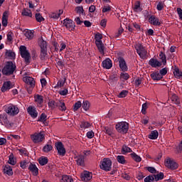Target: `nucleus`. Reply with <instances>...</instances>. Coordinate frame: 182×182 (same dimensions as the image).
Listing matches in <instances>:
<instances>
[{
    "mask_svg": "<svg viewBox=\"0 0 182 182\" xmlns=\"http://www.w3.org/2000/svg\"><path fill=\"white\" fill-rule=\"evenodd\" d=\"M16 72V65L12 61H8L1 70V73L5 76H11Z\"/></svg>",
    "mask_w": 182,
    "mask_h": 182,
    "instance_id": "1",
    "label": "nucleus"
},
{
    "mask_svg": "<svg viewBox=\"0 0 182 182\" xmlns=\"http://www.w3.org/2000/svg\"><path fill=\"white\" fill-rule=\"evenodd\" d=\"M135 49L141 59H147V58H149V55H147V50H146V48L143 46V44L139 43H136L135 45Z\"/></svg>",
    "mask_w": 182,
    "mask_h": 182,
    "instance_id": "2",
    "label": "nucleus"
},
{
    "mask_svg": "<svg viewBox=\"0 0 182 182\" xmlns=\"http://www.w3.org/2000/svg\"><path fill=\"white\" fill-rule=\"evenodd\" d=\"M19 50L21 58L24 59L26 65H29V63H31V54L26 50V46H21L19 48Z\"/></svg>",
    "mask_w": 182,
    "mask_h": 182,
    "instance_id": "3",
    "label": "nucleus"
},
{
    "mask_svg": "<svg viewBox=\"0 0 182 182\" xmlns=\"http://www.w3.org/2000/svg\"><path fill=\"white\" fill-rule=\"evenodd\" d=\"M116 129L119 133L126 134L129 132V123L126 122H119L116 125Z\"/></svg>",
    "mask_w": 182,
    "mask_h": 182,
    "instance_id": "4",
    "label": "nucleus"
},
{
    "mask_svg": "<svg viewBox=\"0 0 182 182\" xmlns=\"http://www.w3.org/2000/svg\"><path fill=\"white\" fill-rule=\"evenodd\" d=\"M100 168L105 171H110L112 170V161L109 158H105L100 162Z\"/></svg>",
    "mask_w": 182,
    "mask_h": 182,
    "instance_id": "5",
    "label": "nucleus"
},
{
    "mask_svg": "<svg viewBox=\"0 0 182 182\" xmlns=\"http://www.w3.org/2000/svg\"><path fill=\"white\" fill-rule=\"evenodd\" d=\"M31 139L33 143H42L45 140V134L43 132L35 133L31 136Z\"/></svg>",
    "mask_w": 182,
    "mask_h": 182,
    "instance_id": "6",
    "label": "nucleus"
},
{
    "mask_svg": "<svg viewBox=\"0 0 182 182\" xmlns=\"http://www.w3.org/2000/svg\"><path fill=\"white\" fill-rule=\"evenodd\" d=\"M6 113L8 114H10V116H16V114H18L19 113V109L18 107L10 104L6 109Z\"/></svg>",
    "mask_w": 182,
    "mask_h": 182,
    "instance_id": "7",
    "label": "nucleus"
},
{
    "mask_svg": "<svg viewBox=\"0 0 182 182\" xmlns=\"http://www.w3.org/2000/svg\"><path fill=\"white\" fill-rule=\"evenodd\" d=\"M165 166L168 168H171V170H176V168H178V164L171 159H166L165 161Z\"/></svg>",
    "mask_w": 182,
    "mask_h": 182,
    "instance_id": "8",
    "label": "nucleus"
},
{
    "mask_svg": "<svg viewBox=\"0 0 182 182\" xmlns=\"http://www.w3.org/2000/svg\"><path fill=\"white\" fill-rule=\"evenodd\" d=\"M55 147L60 156H65L66 154V149H65V146H63V144L62 142H56Z\"/></svg>",
    "mask_w": 182,
    "mask_h": 182,
    "instance_id": "9",
    "label": "nucleus"
},
{
    "mask_svg": "<svg viewBox=\"0 0 182 182\" xmlns=\"http://www.w3.org/2000/svg\"><path fill=\"white\" fill-rule=\"evenodd\" d=\"M63 25L64 26H65V28H67V29H68V31H75V26L73 21L68 18H65L64 20Z\"/></svg>",
    "mask_w": 182,
    "mask_h": 182,
    "instance_id": "10",
    "label": "nucleus"
},
{
    "mask_svg": "<svg viewBox=\"0 0 182 182\" xmlns=\"http://www.w3.org/2000/svg\"><path fill=\"white\" fill-rule=\"evenodd\" d=\"M23 82H25V83H26L27 86H28L30 87V89H33V87H35V80L33 79V77H24L23 78Z\"/></svg>",
    "mask_w": 182,
    "mask_h": 182,
    "instance_id": "11",
    "label": "nucleus"
},
{
    "mask_svg": "<svg viewBox=\"0 0 182 182\" xmlns=\"http://www.w3.org/2000/svg\"><path fill=\"white\" fill-rule=\"evenodd\" d=\"M119 63V68L123 72L127 71V65L126 64V60H124V58L119 57L118 58Z\"/></svg>",
    "mask_w": 182,
    "mask_h": 182,
    "instance_id": "12",
    "label": "nucleus"
},
{
    "mask_svg": "<svg viewBox=\"0 0 182 182\" xmlns=\"http://www.w3.org/2000/svg\"><path fill=\"white\" fill-rule=\"evenodd\" d=\"M28 170L31 171L33 174V176H38L39 173V169L38 167H36V165L31 163L29 166H28Z\"/></svg>",
    "mask_w": 182,
    "mask_h": 182,
    "instance_id": "13",
    "label": "nucleus"
},
{
    "mask_svg": "<svg viewBox=\"0 0 182 182\" xmlns=\"http://www.w3.org/2000/svg\"><path fill=\"white\" fill-rule=\"evenodd\" d=\"M113 66V63H112V60L109 58H106L102 61V68L104 69H110Z\"/></svg>",
    "mask_w": 182,
    "mask_h": 182,
    "instance_id": "14",
    "label": "nucleus"
},
{
    "mask_svg": "<svg viewBox=\"0 0 182 182\" xmlns=\"http://www.w3.org/2000/svg\"><path fill=\"white\" fill-rule=\"evenodd\" d=\"M27 112L28 114H30V116H31V117H33V119L38 117V112L36 111V109H35V107H28L27 109Z\"/></svg>",
    "mask_w": 182,
    "mask_h": 182,
    "instance_id": "15",
    "label": "nucleus"
},
{
    "mask_svg": "<svg viewBox=\"0 0 182 182\" xmlns=\"http://www.w3.org/2000/svg\"><path fill=\"white\" fill-rule=\"evenodd\" d=\"M76 159V162L78 166H81L82 167H83V166H85V156L84 155H78L75 157Z\"/></svg>",
    "mask_w": 182,
    "mask_h": 182,
    "instance_id": "16",
    "label": "nucleus"
},
{
    "mask_svg": "<svg viewBox=\"0 0 182 182\" xmlns=\"http://www.w3.org/2000/svg\"><path fill=\"white\" fill-rule=\"evenodd\" d=\"M149 21L151 25H154L155 26H160V21L159 18H156V16H151L149 18Z\"/></svg>",
    "mask_w": 182,
    "mask_h": 182,
    "instance_id": "17",
    "label": "nucleus"
},
{
    "mask_svg": "<svg viewBox=\"0 0 182 182\" xmlns=\"http://www.w3.org/2000/svg\"><path fill=\"white\" fill-rule=\"evenodd\" d=\"M96 46L101 55H105V44L102 41H97L95 43Z\"/></svg>",
    "mask_w": 182,
    "mask_h": 182,
    "instance_id": "18",
    "label": "nucleus"
},
{
    "mask_svg": "<svg viewBox=\"0 0 182 182\" xmlns=\"http://www.w3.org/2000/svg\"><path fill=\"white\" fill-rule=\"evenodd\" d=\"M149 65H150L151 68H159V66H161V63L158 61L157 59L151 58L149 62Z\"/></svg>",
    "mask_w": 182,
    "mask_h": 182,
    "instance_id": "19",
    "label": "nucleus"
},
{
    "mask_svg": "<svg viewBox=\"0 0 182 182\" xmlns=\"http://www.w3.org/2000/svg\"><path fill=\"white\" fill-rule=\"evenodd\" d=\"M9 89H12L11 81L4 82L1 88V92H6V90H9Z\"/></svg>",
    "mask_w": 182,
    "mask_h": 182,
    "instance_id": "20",
    "label": "nucleus"
},
{
    "mask_svg": "<svg viewBox=\"0 0 182 182\" xmlns=\"http://www.w3.org/2000/svg\"><path fill=\"white\" fill-rule=\"evenodd\" d=\"M151 77L153 80H161V79H163V76L160 75V73H159V71L152 73L151 74Z\"/></svg>",
    "mask_w": 182,
    "mask_h": 182,
    "instance_id": "21",
    "label": "nucleus"
},
{
    "mask_svg": "<svg viewBox=\"0 0 182 182\" xmlns=\"http://www.w3.org/2000/svg\"><path fill=\"white\" fill-rule=\"evenodd\" d=\"M4 174H7V176H12L14 174L12 167L9 165H6L4 168Z\"/></svg>",
    "mask_w": 182,
    "mask_h": 182,
    "instance_id": "22",
    "label": "nucleus"
},
{
    "mask_svg": "<svg viewBox=\"0 0 182 182\" xmlns=\"http://www.w3.org/2000/svg\"><path fill=\"white\" fill-rule=\"evenodd\" d=\"M48 116L45 113H42L37 120V122H42L43 123L44 126H48V123L46 122V118Z\"/></svg>",
    "mask_w": 182,
    "mask_h": 182,
    "instance_id": "23",
    "label": "nucleus"
},
{
    "mask_svg": "<svg viewBox=\"0 0 182 182\" xmlns=\"http://www.w3.org/2000/svg\"><path fill=\"white\" fill-rule=\"evenodd\" d=\"M82 181H89L92 180V173L89 172H85L83 176L81 177Z\"/></svg>",
    "mask_w": 182,
    "mask_h": 182,
    "instance_id": "24",
    "label": "nucleus"
},
{
    "mask_svg": "<svg viewBox=\"0 0 182 182\" xmlns=\"http://www.w3.org/2000/svg\"><path fill=\"white\" fill-rule=\"evenodd\" d=\"M1 23L3 26H8V12L7 11H4L3 14Z\"/></svg>",
    "mask_w": 182,
    "mask_h": 182,
    "instance_id": "25",
    "label": "nucleus"
},
{
    "mask_svg": "<svg viewBox=\"0 0 182 182\" xmlns=\"http://www.w3.org/2000/svg\"><path fill=\"white\" fill-rule=\"evenodd\" d=\"M21 15L23 16H28L29 18H32V11L29 9H23Z\"/></svg>",
    "mask_w": 182,
    "mask_h": 182,
    "instance_id": "26",
    "label": "nucleus"
},
{
    "mask_svg": "<svg viewBox=\"0 0 182 182\" xmlns=\"http://www.w3.org/2000/svg\"><path fill=\"white\" fill-rule=\"evenodd\" d=\"M173 75L177 79H180V77L182 79V72L180 71V69H178V68H175Z\"/></svg>",
    "mask_w": 182,
    "mask_h": 182,
    "instance_id": "27",
    "label": "nucleus"
},
{
    "mask_svg": "<svg viewBox=\"0 0 182 182\" xmlns=\"http://www.w3.org/2000/svg\"><path fill=\"white\" fill-rule=\"evenodd\" d=\"M39 45L41 47V50H48V44L46 43V41H45L43 40V38H41V40H39Z\"/></svg>",
    "mask_w": 182,
    "mask_h": 182,
    "instance_id": "28",
    "label": "nucleus"
},
{
    "mask_svg": "<svg viewBox=\"0 0 182 182\" xmlns=\"http://www.w3.org/2000/svg\"><path fill=\"white\" fill-rule=\"evenodd\" d=\"M133 151L130 147L123 145L122 147V154H127V153H132Z\"/></svg>",
    "mask_w": 182,
    "mask_h": 182,
    "instance_id": "29",
    "label": "nucleus"
},
{
    "mask_svg": "<svg viewBox=\"0 0 182 182\" xmlns=\"http://www.w3.org/2000/svg\"><path fill=\"white\" fill-rule=\"evenodd\" d=\"M48 105L50 109L53 110V109H56V107H58V105H59V103H58V101L55 102L54 100H53V101L48 102Z\"/></svg>",
    "mask_w": 182,
    "mask_h": 182,
    "instance_id": "30",
    "label": "nucleus"
},
{
    "mask_svg": "<svg viewBox=\"0 0 182 182\" xmlns=\"http://www.w3.org/2000/svg\"><path fill=\"white\" fill-rule=\"evenodd\" d=\"M35 98V102L36 103H38V105H42L43 103V96L37 95L34 97Z\"/></svg>",
    "mask_w": 182,
    "mask_h": 182,
    "instance_id": "31",
    "label": "nucleus"
},
{
    "mask_svg": "<svg viewBox=\"0 0 182 182\" xmlns=\"http://www.w3.org/2000/svg\"><path fill=\"white\" fill-rule=\"evenodd\" d=\"M149 137L152 140H156L159 137V132L157 130L152 131Z\"/></svg>",
    "mask_w": 182,
    "mask_h": 182,
    "instance_id": "32",
    "label": "nucleus"
},
{
    "mask_svg": "<svg viewBox=\"0 0 182 182\" xmlns=\"http://www.w3.org/2000/svg\"><path fill=\"white\" fill-rule=\"evenodd\" d=\"M9 164L11 166H15L16 164V159L14 156V154H11L9 158Z\"/></svg>",
    "mask_w": 182,
    "mask_h": 182,
    "instance_id": "33",
    "label": "nucleus"
},
{
    "mask_svg": "<svg viewBox=\"0 0 182 182\" xmlns=\"http://www.w3.org/2000/svg\"><path fill=\"white\" fill-rule=\"evenodd\" d=\"M38 163L41 166H46V164H48V158L44 156L39 158Z\"/></svg>",
    "mask_w": 182,
    "mask_h": 182,
    "instance_id": "34",
    "label": "nucleus"
},
{
    "mask_svg": "<svg viewBox=\"0 0 182 182\" xmlns=\"http://www.w3.org/2000/svg\"><path fill=\"white\" fill-rule=\"evenodd\" d=\"M25 36H26L27 39L28 41H31V39L33 38V32L31 30H27L26 33H24Z\"/></svg>",
    "mask_w": 182,
    "mask_h": 182,
    "instance_id": "35",
    "label": "nucleus"
},
{
    "mask_svg": "<svg viewBox=\"0 0 182 182\" xmlns=\"http://www.w3.org/2000/svg\"><path fill=\"white\" fill-rule=\"evenodd\" d=\"M117 161L121 164H126L127 161L124 156L119 155L117 156Z\"/></svg>",
    "mask_w": 182,
    "mask_h": 182,
    "instance_id": "36",
    "label": "nucleus"
},
{
    "mask_svg": "<svg viewBox=\"0 0 182 182\" xmlns=\"http://www.w3.org/2000/svg\"><path fill=\"white\" fill-rule=\"evenodd\" d=\"M58 107L61 112H65V110H66V105H65V102L62 101H58Z\"/></svg>",
    "mask_w": 182,
    "mask_h": 182,
    "instance_id": "37",
    "label": "nucleus"
},
{
    "mask_svg": "<svg viewBox=\"0 0 182 182\" xmlns=\"http://www.w3.org/2000/svg\"><path fill=\"white\" fill-rule=\"evenodd\" d=\"M131 157L134 161H136V163H140V161H141V158L134 152L131 154Z\"/></svg>",
    "mask_w": 182,
    "mask_h": 182,
    "instance_id": "38",
    "label": "nucleus"
},
{
    "mask_svg": "<svg viewBox=\"0 0 182 182\" xmlns=\"http://www.w3.org/2000/svg\"><path fill=\"white\" fill-rule=\"evenodd\" d=\"M154 178L155 181H159V180H163V178H164V173H163V172H161L159 174L154 175Z\"/></svg>",
    "mask_w": 182,
    "mask_h": 182,
    "instance_id": "39",
    "label": "nucleus"
},
{
    "mask_svg": "<svg viewBox=\"0 0 182 182\" xmlns=\"http://www.w3.org/2000/svg\"><path fill=\"white\" fill-rule=\"evenodd\" d=\"M48 55V50H41V53H40V59L41 60H45V58H46V55Z\"/></svg>",
    "mask_w": 182,
    "mask_h": 182,
    "instance_id": "40",
    "label": "nucleus"
},
{
    "mask_svg": "<svg viewBox=\"0 0 182 182\" xmlns=\"http://www.w3.org/2000/svg\"><path fill=\"white\" fill-rule=\"evenodd\" d=\"M82 106L84 110H85V112H87V110L90 108V102H89V101L87 100H85L83 102Z\"/></svg>",
    "mask_w": 182,
    "mask_h": 182,
    "instance_id": "41",
    "label": "nucleus"
},
{
    "mask_svg": "<svg viewBox=\"0 0 182 182\" xmlns=\"http://www.w3.org/2000/svg\"><path fill=\"white\" fill-rule=\"evenodd\" d=\"M159 58L161 59V60L162 63H164V65H166V63H167L166 54H164L163 52L160 53Z\"/></svg>",
    "mask_w": 182,
    "mask_h": 182,
    "instance_id": "42",
    "label": "nucleus"
},
{
    "mask_svg": "<svg viewBox=\"0 0 182 182\" xmlns=\"http://www.w3.org/2000/svg\"><path fill=\"white\" fill-rule=\"evenodd\" d=\"M62 180L64 182H73V178H72L71 176H68V175H64L62 176Z\"/></svg>",
    "mask_w": 182,
    "mask_h": 182,
    "instance_id": "43",
    "label": "nucleus"
},
{
    "mask_svg": "<svg viewBox=\"0 0 182 182\" xmlns=\"http://www.w3.org/2000/svg\"><path fill=\"white\" fill-rule=\"evenodd\" d=\"M134 12H141L142 9L140 8V1L135 3L134 6Z\"/></svg>",
    "mask_w": 182,
    "mask_h": 182,
    "instance_id": "44",
    "label": "nucleus"
},
{
    "mask_svg": "<svg viewBox=\"0 0 182 182\" xmlns=\"http://www.w3.org/2000/svg\"><path fill=\"white\" fill-rule=\"evenodd\" d=\"M35 18H36V21H37V22H42V21H45V18H43L42 15H41V14H39V13H36L35 14Z\"/></svg>",
    "mask_w": 182,
    "mask_h": 182,
    "instance_id": "45",
    "label": "nucleus"
},
{
    "mask_svg": "<svg viewBox=\"0 0 182 182\" xmlns=\"http://www.w3.org/2000/svg\"><path fill=\"white\" fill-rule=\"evenodd\" d=\"M52 149H53V147L52 146V145L50 144H46L43 150L45 153H49V151H51Z\"/></svg>",
    "mask_w": 182,
    "mask_h": 182,
    "instance_id": "46",
    "label": "nucleus"
},
{
    "mask_svg": "<svg viewBox=\"0 0 182 182\" xmlns=\"http://www.w3.org/2000/svg\"><path fill=\"white\" fill-rule=\"evenodd\" d=\"M80 107H82V102L80 101L75 102L73 107L74 112H76V110H79Z\"/></svg>",
    "mask_w": 182,
    "mask_h": 182,
    "instance_id": "47",
    "label": "nucleus"
},
{
    "mask_svg": "<svg viewBox=\"0 0 182 182\" xmlns=\"http://www.w3.org/2000/svg\"><path fill=\"white\" fill-rule=\"evenodd\" d=\"M171 100H172V102H173V103H175L176 105H178V103H180V100L178 99V97L176 95H173L171 97Z\"/></svg>",
    "mask_w": 182,
    "mask_h": 182,
    "instance_id": "48",
    "label": "nucleus"
},
{
    "mask_svg": "<svg viewBox=\"0 0 182 182\" xmlns=\"http://www.w3.org/2000/svg\"><path fill=\"white\" fill-rule=\"evenodd\" d=\"M103 38V36L100 33H97L95 36V43H97V42H102V38Z\"/></svg>",
    "mask_w": 182,
    "mask_h": 182,
    "instance_id": "49",
    "label": "nucleus"
},
{
    "mask_svg": "<svg viewBox=\"0 0 182 182\" xmlns=\"http://www.w3.org/2000/svg\"><path fill=\"white\" fill-rule=\"evenodd\" d=\"M60 16V13H51L49 16L52 19H58Z\"/></svg>",
    "mask_w": 182,
    "mask_h": 182,
    "instance_id": "50",
    "label": "nucleus"
},
{
    "mask_svg": "<svg viewBox=\"0 0 182 182\" xmlns=\"http://www.w3.org/2000/svg\"><path fill=\"white\" fill-rule=\"evenodd\" d=\"M75 11L77 14H82V15L85 14V10L83 9V6H77L75 8Z\"/></svg>",
    "mask_w": 182,
    "mask_h": 182,
    "instance_id": "51",
    "label": "nucleus"
},
{
    "mask_svg": "<svg viewBox=\"0 0 182 182\" xmlns=\"http://www.w3.org/2000/svg\"><path fill=\"white\" fill-rule=\"evenodd\" d=\"M6 55L9 58H11V59H15V53L12 52L11 50L6 51Z\"/></svg>",
    "mask_w": 182,
    "mask_h": 182,
    "instance_id": "52",
    "label": "nucleus"
},
{
    "mask_svg": "<svg viewBox=\"0 0 182 182\" xmlns=\"http://www.w3.org/2000/svg\"><path fill=\"white\" fill-rule=\"evenodd\" d=\"M90 126V123L87 122H81L80 127L81 129H87Z\"/></svg>",
    "mask_w": 182,
    "mask_h": 182,
    "instance_id": "53",
    "label": "nucleus"
},
{
    "mask_svg": "<svg viewBox=\"0 0 182 182\" xmlns=\"http://www.w3.org/2000/svg\"><path fill=\"white\" fill-rule=\"evenodd\" d=\"M153 181H154V175H150L144 178V182H153Z\"/></svg>",
    "mask_w": 182,
    "mask_h": 182,
    "instance_id": "54",
    "label": "nucleus"
},
{
    "mask_svg": "<svg viewBox=\"0 0 182 182\" xmlns=\"http://www.w3.org/2000/svg\"><path fill=\"white\" fill-rule=\"evenodd\" d=\"M129 95V91L127 90H122L118 95V97H126Z\"/></svg>",
    "mask_w": 182,
    "mask_h": 182,
    "instance_id": "55",
    "label": "nucleus"
},
{
    "mask_svg": "<svg viewBox=\"0 0 182 182\" xmlns=\"http://www.w3.org/2000/svg\"><path fill=\"white\" fill-rule=\"evenodd\" d=\"M65 82H66V78L63 80H60L58 82V84H57V87H62L64 86L65 85Z\"/></svg>",
    "mask_w": 182,
    "mask_h": 182,
    "instance_id": "56",
    "label": "nucleus"
},
{
    "mask_svg": "<svg viewBox=\"0 0 182 182\" xmlns=\"http://www.w3.org/2000/svg\"><path fill=\"white\" fill-rule=\"evenodd\" d=\"M129 77V75L127 73H121L120 75V79H122L123 80H127Z\"/></svg>",
    "mask_w": 182,
    "mask_h": 182,
    "instance_id": "57",
    "label": "nucleus"
},
{
    "mask_svg": "<svg viewBox=\"0 0 182 182\" xmlns=\"http://www.w3.org/2000/svg\"><path fill=\"white\" fill-rule=\"evenodd\" d=\"M12 36H14V33H12V32H9L8 33V34H7V41H8V42H12V41H13V38H12Z\"/></svg>",
    "mask_w": 182,
    "mask_h": 182,
    "instance_id": "58",
    "label": "nucleus"
},
{
    "mask_svg": "<svg viewBox=\"0 0 182 182\" xmlns=\"http://www.w3.org/2000/svg\"><path fill=\"white\" fill-rule=\"evenodd\" d=\"M28 164H29V162H27L26 161H23L20 162V166L23 169H25L26 168V166H28Z\"/></svg>",
    "mask_w": 182,
    "mask_h": 182,
    "instance_id": "59",
    "label": "nucleus"
},
{
    "mask_svg": "<svg viewBox=\"0 0 182 182\" xmlns=\"http://www.w3.org/2000/svg\"><path fill=\"white\" fill-rule=\"evenodd\" d=\"M156 8L158 11H163V9L164 8V4L161 1H159Z\"/></svg>",
    "mask_w": 182,
    "mask_h": 182,
    "instance_id": "60",
    "label": "nucleus"
},
{
    "mask_svg": "<svg viewBox=\"0 0 182 182\" xmlns=\"http://www.w3.org/2000/svg\"><path fill=\"white\" fill-rule=\"evenodd\" d=\"M105 130L107 134H108L109 136H112L113 134V129L107 127V128H105Z\"/></svg>",
    "mask_w": 182,
    "mask_h": 182,
    "instance_id": "61",
    "label": "nucleus"
},
{
    "mask_svg": "<svg viewBox=\"0 0 182 182\" xmlns=\"http://www.w3.org/2000/svg\"><path fill=\"white\" fill-rule=\"evenodd\" d=\"M18 151L21 154H24V156H28V151L25 148L18 149Z\"/></svg>",
    "mask_w": 182,
    "mask_h": 182,
    "instance_id": "62",
    "label": "nucleus"
},
{
    "mask_svg": "<svg viewBox=\"0 0 182 182\" xmlns=\"http://www.w3.org/2000/svg\"><path fill=\"white\" fill-rule=\"evenodd\" d=\"M147 110V103H144L142 105V109H141V113L142 114H146Z\"/></svg>",
    "mask_w": 182,
    "mask_h": 182,
    "instance_id": "63",
    "label": "nucleus"
},
{
    "mask_svg": "<svg viewBox=\"0 0 182 182\" xmlns=\"http://www.w3.org/2000/svg\"><path fill=\"white\" fill-rule=\"evenodd\" d=\"M143 79L142 78H138L135 80V85L136 87H139L141 85Z\"/></svg>",
    "mask_w": 182,
    "mask_h": 182,
    "instance_id": "64",
    "label": "nucleus"
}]
</instances>
